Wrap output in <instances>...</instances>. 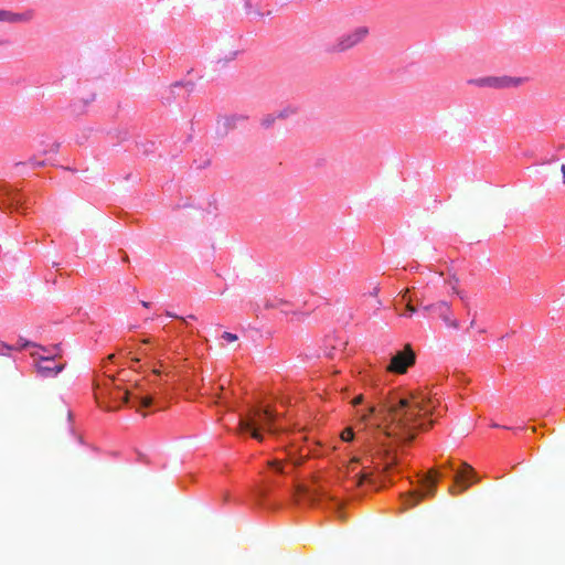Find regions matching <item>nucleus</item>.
Returning a JSON list of instances; mask_svg holds the SVG:
<instances>
[{
    "label": "nucleus",
    "mask_w": 565,
    "mask_h": 565,
    "mask_svg": "<svg viewBox=\"0 0 565 565\" xmlns=\"http://www.w3.org/2000/svg\"><path fill=\"white\" fill-rule=\"evenodd\" d=\"M381 412H384L387 425L382 430L381 425L373 428L374 435L365 439L371 446L374 443L380 445L377 456L383 460L388 458L390 451L381 441V436H399L406 440H413L417 429H426L424 417L433 413L434 404L424 393H412L401 396L390 395L382 404Z\"/></svg>",
    "instance_id": "obj_1"
},
{
    "label": "nucleus",
    "mask_w": 565,
    "mask_h": 565,
    "mask_svg": "<svg viewBox=\"0 0 565 565\" xmlns=\"http://www.w3.org/2000/svg\"><path fill=\"white\" fill-rule=\"evenodd\" d=\"M278 416V413L269 406L252 407L245 416L239 417L237 431L249 433L254 439L263 441L264 436L262 429H266L270 434L278 433V429L274 425Z\"/></svg>",
    "instance_id": "obj_2"
},
{
    "label": "nucleus",
    "mask_w": 565,
    "mask_h": 565,
    "mask_svg": "<svg viewBox=\"0 0 565 565\" xmlns=\"http://www.w3.org/2000/svg\"><path fill=\"white\" fill-rule=\"evenodd\" d=\"M114 382V379H108L107 383H105V388L102 390V393H104V391H107L108 397L111 402L120 399L124 403H127L128 401L134 399L138 401V403L142 407H149L152 404V398L150 396L141 397L134 392L122 390L119 386H115Z\"/></svg>",
    "instance_id": "obj_3"
},
{
    "label": "nucleus",
    "mask_w": 565,
    "mask_h": 565,
    "mask_svg": "<svg viewBox=\"0 0 565 565\" xmlns=\"http://www.w3.org/2000/svg\"><path fill=\"white\" fill-rule=\"evenodd\" d=\"M369 28L361 25L352 30L350 33L340 36L337 42L330 47V52L341 53L353 49L362 43L369 35Z\"/></svg>",
    "instance_id": "obj_4"
},
{
    "label": "nucleus",
    "mask_w": 565,
    "mask_h": 565,
    "mask_svg": "<svg viewBox=\"0 0 565 565\" xmlns=\"http://www.w3.org/2000/svg\"><path fill=\"white\" fill-rule=\"evenodd\" d=\"M437 476L438 472L436 470H430L429 473L422 479V487L424 489L423 493L417 491L407 493L403 495L404 501V510L408 508H414L420 501L422 498L426 495H434L437 486Z\"/></svg>",
    "instance_id": "obj_5"
},
{
    "label": "nucleus",
    "mask_w": 565,
    "mask_h": 565,
    "mask_svg": "<svg viewBox=\"0 0 565 565\" xmlns=\"http://www.w3.org/2000/svg\"><path fill=\"white\" fill-rule=\"evenodd\" d=\"M416 355L411 345L407 344L403 351L392 356L386 370L391 373L404 374L407 369L415 364Z\"/></svg>",
    "instance_id": "obj_6"
},
{
    "label": "nucleus",
    "mask_w": 565,
    "mask_h": 565,
    "mask_svg": "<svg viewBox=\"0 0 565 565\" xmlns=\"http://www.w3.org/2000/svg\"><path fill=\"white\" fill-rule=\"evenodd\" d=\"M470 83L480 86V87H493V88H505V87H515L523 83V79L520 77H510V76H488L482 78H477L471 81Z\"/></svg>",
    "instance_id": "obj_7"
},
{
    "label": "nucleus",
    "mask_w": 565,
    "mask_h": 565,
    "mask_svg": "<svg viewBox=\"0 0 565 565\" xmlns=\"http://www.w3.org/2000/svg\"><path fill=\"white\" fill-rule=\"evenodd\" d=\"M427 312H435L440 319L444 320L447 327L452 329L459 328V321L452 317L450 305L446 301H438L433 305L424 306L423 308Z\"/></svg>",
    "instance_id": "obj_8"
},
{
    "label": "nucleus",
    "mask_w": 565,
    "mask_h": 565,
    "mask_svg": "<svg viewBox=\"0 0 565 565\" xmlns=\"http://www.w3.org/2000/svg\"><path fill=\"white\" fill-rule=\"evenodd\" d=\"M479 478L477 477V473L475 472L473 468L463 462L462 468L457 471L455 475V482L457 487L460 488V492L466 491L471 483L478 482Z\"/></svg>",
    "instance_id": "obj_9"
},
{
    "label": "nucleus",
    "mask_w": 565,
    "mask_h": 565,
    "mask_svg": "<svg viewBox=\"0 0 565 565\" xmlns=\"http://www.w3.org/2000/svg\"><path fill=\"white\" fill-rule=\"evenodd\" d=\"M35 17L33 9H25L22 12H12L10 10L0 9V22L7 23H29Z\"/></svg>",
    "instance_id": "obj_10"
},
{
    "label": "nucleus",
    "mask_w": 565,
    "mask_h": 565,
    "mask_svg": "<svg viewBox=\"0 0 565 565\" xmlns=\"http://www.w3.org/2000/svg\"><path fill=\"white\" fill-rule=\"evenodd\" d=\"M36 369L42 376L51 377L58 374L64 369V364H56L51 356L39 355Z\"/></svg>",
    "instance_id": "obj_11"
},
{
    "label": "nucleus",
    "mask_w": 565,
    "mask_h": 565,
    "mask_svg": "<svg viewBox=\"0 0 565 565\" xmlns=\"http://www.w3.org/2000/svg\"><path fill=\"white\" fill-rule=\"evenodd\" d=\"M245 117L239 115L222 116L216 121V134L224 137L228 131L235 129L239 121H244Z\"/></svg>",
    "instance_id": "obj_12"
},
{
    "label": "nucleus",
    "mask_w": 565,
    "mask_h": 565,
    "mask_svg": "<svg viewBox=\"0 0 565 565\" xmlns=\"http://www.w3.org/2000/svg\"><path fill=\"white\" fill-rule=\"evenodd\" d=\"M408 289L405 290V292L402 295V300L406 301V311L412 315L416 312V308L412 305L413 298L408 297Z\"/></svg>",
    "instance_id": "obj_13"
},
{
    "label": "nucleus",
    "mask_w": 565,
    "mask_h": 565,
    "mask_svg": "<svg viewBox=\"0 0 565 565\" xmlns=\"http://www.w3.org/2000/svg\"><path fill=\"white\" fill-rule=\"evenodd\" d=\"M371 476H372V472H367V471L360 472L356 476V486H362L364 481L373 483Z\"/></svg>",
    "instance_id": "obj_14"
},
{
    "label": "nucleus",
    "mask_w": 565,
    "mask_h": 565,
    "mask_svg": "<svg viewBox=\"0 0 565 565\" xmlns=\"http://www.w3.org/2000/svg\"><path fill=\"white\" fill-rule=\"evenodd\" d=\"M375 413V407L370 406L365 412L359 413V422L361 424H365L370 416H372Z\"/></svg>",
    "instance_id": "obj_15"
},
{
    "label": "nucleus",
    "mask_w": 565,
    "mask_h": 565,
    "mask_svg": "<svg viewBox=\"0 0 565 565\" xmlns=\"http://www.w3.org/2000/svg\"><path fill=\"white\" fill-rule=\"evenodd\" d=\"M354 438V431L351 427H347L341 433V439L343 441H352Z\"/></svg>",
    "instance_id": "obj_16"
},
{
    "label": "nucleus",
    "mask_w": 565,
    "mask_h": 565,
    "mask_svg": "<svg viewBox=\"0 0 565 565\" xmlns=\"http://www.w3.org/2000/svg\"><path fill=\"white\" fill-rule=\"evenodd\" d=\"M276 118L274 115H267L263 118L262 125L266 128L270 127L275 122Z\"/></svg>",
    "instance_id": "obj_17"
},
{
    "label": "nucleus",
    "mask_w": 565,
    "mask_h": 565,
    "mask_svg": "<svg viewBox=\"0 0 565 565\" xmlns=\"http://www.w3.org/2000/svg\"><path fill=\"white\" fill-rule=\"evenodd\" d=\"M222 338L227 342H235L238 340V337L231 332H223Z\"/></svg>",
    "instance_id": "obj_18"
},
{
    "label": "nucleus",
    "mask_w": 565,
    "mask_h": 565,
    "mask_svg": "<svg viewBox=\"0 0 565 565\" xmlns=\"http://www.w3.org/2000/svg\"><path fill=\"white\" fill-rule=\"evenodd\" d=\"M452 291L457 294L460 300L467 306V295L463 291L459 290L458 287L456 286H452Z\"/></svg>",
    "instance_id": "obj_19"
},
{
    "label": "nucleus",
    "mask_w": 565,
    "mask_h": 565,
    "mask_svg": "<svg viewBox=\"0 0 565 565\" xmlns=\"http://www.w3.org/2000/svg\"><path fill=\"white\" fill-rule=\"evenodd\" d=\"M12 349H13L12 347H10L7 343L0 341V354L6 355L7 352L11 351Z\"/></svg>",
    "instance_id": "obj_20"
},
{
    "label": "nucleus",
    "mask_w": 565,
    "mask_h": 565,
    "mask_svg": "<svg viewBox=\"0 0 565 565\" xmlns=\"http://www.w3.org/2000/svg\"><path fill=\"white\" fill-rule=\"evenodd\" d=\"M394 465H396V459L395 458H392L391 461H385L384 470L387 471Z\"/></svg>",
    "instance_id": "obj_21"
},
{
    "label": "nucleus",
    "mask_w": 565,
    "mask_h": 565,
    "mask_svg": "<svg viewBox=\"0 0 565 565\" xmlns=\"http://www.w3.org/2000/svg\"><path fill=\"white\" fill-rule=\"evenodd\" d=\"M447 284L452 288V286H456L458 285V278L457 277H451L447 280Z\"/></svg>",
    "instance_id": "obj_22"
},
{
    "label": "nucleus",
    "mask_w": 565,
    "mask_h": 565,
    "mask_svg": "<svg viewBox=\"0 0 565 565\" xmlns=\"http://www.w3.org/2000/svg\"><path fill=\"white\" fill-rule=\"evenodd\" d=\"M166 315H167L168 317H170V318L180 319V320H182L183 322H186V319H185L184 317H179V316H177V315H175V313H173V312L167 311V312H166Z\"/></svg>",
    "instance_id": "obj_23"
},
{
    "label": "nucleus",
    "mask_w": 565,
    "mask_h": 565,
    "mask_svg": "<svg viewBox=\"0 0 565 565\" xmlns=\"http://www.w3.org/2000/svg\"><path fill=\"white\" fill-rule=\"evenodd\" d=\"M30 345H33V344L30 343L29 341H24L23 339L19 340V348L24 349V348H28Z\"/></svg>",
    "instance_id": "obj_24"
},
{
    "label": "nucleus",
    "mask_w": 565,
    "mask_h": 565,
    "mask_svg": "<svg viewBox=\"0 0 565 565\" xmlns=\"http://www.w3.org/2000/svg\"><path fill=\"white\" fill-rule=\"evenodd\" d=\"M30 162L34 168L44 166V161H38L35 159H31Z\"/></svg>",
    "instance_id": "obj_25"
},
{
    "label": "nucleus",
    "mask_w": 565,
    "mask_h": 565,
    "mask_svg": "<svg viewBox=\"0 0 565 565\" xmlns=\"http://www.w3.org/2000/svg\"><path fill=\"white\" fill-rule=\"evenodd\" d=\"M362 402H363V395H362V394H360V395H358V396L352 401V404H353V405H359V404H361Z\"/></svg>",
    "instance_id": "obj_26"
},
{
    "label": "nucleus",
    "mask_w": 565,
    "mask_h": 565,
    "mask_svg": "<svg viewBox=\"0 0 565 565\" xmlns=\"http://www.w3.org/2000/svg\"><path fill=\"white\" fill-rule=\"evenodd\" d=\"M561 171H562V174H563V184H565V164H562Z\"/></svg>",
    "instance_id": "obj_27"
},
{
    "label": "nucleus",
    "mask_w": 565,
    "mask_h": 565,
    "mask_svg": "<svg viewBox=\"0 0 565 565\" xmlns=\"http://www.w3.org/2000/svg\"><path fill=\"white\" fill-rule=\"evenodd\" d=\"M141 305H142L145 308H149V307H150V302H148V301H141Z\"/></svg>",
    "instance_id": "obj_28"
},
{
    "label": "nucleus",
    "mask_w": 565,
    "mask_h": 565,
    "mask_svg": "<svg viewBox=\"0 0 565 565\" xmlns=\"http://www.w3.org/2000/svg\"><path fill=\"white\" fill-rule=\"evenodd\" d=\"M185 319L196 320V317H195L194 315H190V316H188Z\"/></svg>",
    "instance_id": "obj_29"
},
{
    "label": "nucleus",
    "mask_w": 565,
    "mask_h": 565,
    "mask_svg": "<svg viewBox=\"0 0 565 565\" xmlns=\"http://www.w3.org/2000/svg\"><path fill=\"white\" fill-rule=\"evenodd\" d=\"M118 407L117 406H108L107 409L109 411H114V409H117Z\"/></svg>",
    "instance_id": "obj_30"
},
{
    "label": "nucleus",
    "mask_w": 565,
    "mask_h": 565,
    "mask_svg": "<svg viewBox=\"0 0 565 565\" xmlns=\"http://www.w3.org/2000/svg\"><path fill=\"white\" fill-rule=\"evenodd\" d=\"M359 460H360L359 458H353V459H352V461H351V463L359 462Z\"/></svg>",
    "instance_id": "obj_31"
},
{
    "label": "nucleus",
    "mask_w": 565,
    "mask_h": 565,
    "mask_svg": "<svg viewBox=\"0 0 565 565\" xmlns=\"http://www.w3.org/2000/svg\"><path fill=\"white\" fill-rule=\"evenodd\" d=\"M415 300H416V302H417V303H419V305L423 302V301H422V299H418L417 297L415 298Z\"/></svg>",
    "instance_id": "obj_32"
},
{
    "label": "nucleus",
    "mask_w": 565,
    "mask_h": 565,
    "mask_svg": "<svg viewBox=\"0 0 565 565\" xmlns=\"http://www.w3.org/2000/svg\"><path fill=\"white\" fill-rule=\"evenodd\" d=\"M475 326V320L470 322V327L472 328Z\"/></svg>",
    "instance_id": "obj_33"
},
{
    "label": "nucleus",
    "mask_w": 565,
    "mask_h": 565,
    "mask_svg": "<svg viewBox=\"0 0 565 565\" xmlns=\"http://www.w3.org/2000/svg\"><path fill=\"white\" fill-rule=\"evenodd\" d=\"M1 44H2V43L0 42V45H1Z\"/></svg>",
    "instance_id": "obj_34"
}]
</instances>
